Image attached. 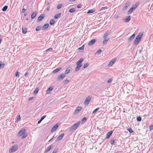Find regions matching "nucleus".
<instances>
[{
  "label": "nucleus",
  "mask_w": 153,
  "mask_h": 153,
  "mask_svg": "<svg viewBox=\"0 0 153 153\" xmlns=\"http://www.w3.org/2000/svg\"><path fill=\"white\" fill-rule=\"evenodd\" d=\"M142 36L143 34L142 33H139L136 37L134 42L133 44L136 45H137L140 42Z\"/></svg>",
  "instance_id": "f257e3e1"
},
{
  "label": "nucleus",
  "mask_w": 153,
  "mask_h": 153,
  "mask_svg": "<svg viewBox=\"0 0 153 153\" xmlns=\"http://www.w3.org/2000/svg\"><path fill=\"white\" fill-rule=\"evenodd\" d=\"M80 123V122L78 121L75 123L73 126L69 128V131H72L75 130L79 126Z\"/></svg>",
  "instance_id": "f03ea898"
},
{
  "label": "nucleus",
  "mask_w": 153,
  "mask_h": 153,
  "mask_svg": "<svg viewBox=\"0 0 153 153\" xmlns=\"http://www.w3.org/2000/svg\"><path fill=\"white\" fill-rule=\"evenodd\" d=\"M18 146L17 145H14L12 146L9 149L10 152H13L16 151L18 150Z\"/></svg>",
  "instance_id": "7ed1b4c3"
},
{
  "label": "nucleus",
  "mask_w": 153,
  "mask_h": 153,
  "mask_svg": "<svg viewBox=\"0 0 153 153\" xmlns=\"http://www.w3.org/2000/svg\"><path fill=\"white\" fill-rule=\"evenodd\" d=\"M65 74H60L57 77V79L59 80H62L65 76Z\"/></svg>",
  "instance_id": "20e7f679"
},
{
  "label": "nucleus",
  "mask_w": 153,
  "mask_h": 153,
  "mask_svg": "<svg viewBox=\"0 0 153 153\" xmlns=\"http://www.w3.org/2000/svg\"><path fill=\"white\" fill-rule=\"evenodd\" d=\"M91 99V97H90L89 96H88V97H87L86 99H85V102L84 104L85 105H88L89 103L90 100Z\"/></svg>",
  "instance_id": "39448f33"
},
{
  "label": "nucleus",
  "mask_w": 153,
  "mask_h": 153,
  "mask_svg": "<svg viewBox=\"0 0 153 153\" xmlns=\"http://www.w3.org/2000/svg\"><path fill=\"white\" fill-rule=\"evenodd\" d=\"M64 135V134H62L60 135H59L56 139V141L57 142L60 140H61L62 139Z\"/></svg>",
  "instance_id": "423d86ee"
},
{
  "label": "nucleus",
  "mask_w": 153,
  "mask_h": 153,
  "mask_svg": "<svg viewBox=\"0 0 153 153\" xmlns=\"http://www.w3.org/2000/svg\"><path fill=\"white\" fill-rule=\"evenodd\" d=\"M25 129L21 130L19 132L18 134H17L18 136L19 137L21 136L25 133Z\"/></svg>",
  "instance_id": "0eeeda50"
},
{
  "label": "nucleus",
  "mask_w": 153,
  "mask_h": 153,
  "mask_svg": "<svg viewBox=\"0 0 153 153\" xmlns=\"http://www.w3.org/2000/svg\"><path fill=\"white\" fill-rule=\"evenodd\" d=\"M116 59V58H115L112 59L109 63L108 65L110 66H112L115 62Z\"/></svg>",
  "instance_id": "6e6552de"
},
{
  "label": "nucleus",
  "mask_w": 153,
  "mask_h": 153,
  "mask_svg": "<svg viewBox=\"0 0 153 153\" xmlns=\"http://www.w3.org/2000/svg\"><path fill=\"white\" fill-rule=\"evenodd\" d=\"M84 59L82 58L80 59L78 61V62L76 63V65L77 66H82V65L81 64V63L83 61Z\"/></svg>",
  "instance_id": "1a4fd4ad"
},
{
  "label": "nucleus",
  "mask_w": 153,
  "mask_h": 153,
  "mask_svg": "<svg viewBox=\"0 0 153 153\" xmlns=\"http://www.w3.org/2000/svg\"><path fill=\"white\" fill-rule=\"evenodd\" d=\"M113 132V131H110L108 132L106 134V138L108 139L109 138L112 134Z\"/></svg>",
  "instance_id": "9d476101"
},
{
  "label": "nucleus",
  "mask_w": 153,
  "mask_h": 153,
  "mask_svg": "<svg viewBox=\"0 0 153 153\" xmlns=\"http://www.w3.org/2000/svg\"><path fill=\"white\" fill-rule=\"evenodd\" d=\"M45 17V15L44 14H42L40 15L38 18L37 19V21L38 22L41 21Z\"/></svg>",
  "instance_id": "9b49d317"
},
{
  "label": "nucleus",
  "mask_w": 153,
  "mask_h": 153,
  "mask_svg": "<svg viewBox=\"0 0 153 153\" xmlns=\"http://www.w3.org/2000/svg\"><path fill=\"white\" fill-rule=\"evenodd\" d=\"M58 126L57 124H56L54 125L51 129V132H53V131H55L57 128H58Z\"/></svg>",
  "instance_id": "f8f14e48"
},
{
  "label": "nucleus",
  "mask_w": 153,
  "mask_h": 153,
  "mask_svg": "<svg viewBox=\"0 0 153 153\" xmlns=\"http://www.w3.org/2000/svg\"><path fill=\"white\" fill-rule=\"evenodd\" d=\"M96 41V40L93 39L91 40L88 43V45L90 46L92 45Z\"/></svg>",
  "instance_id": "ddd939ff"
},
{
  "label": "nucleus",
  "mask_w": 153,
  "mask_h": 153,
  "mask_svg": "<svg viewBox=\"0 0 153 153\" xmlns=\"http://www.w3.org/2000/svg\"><path fill=\"white\" fill-rule=\"evenodd\" d=\"M49 24L48 23H47L44 25L42 27V29L43 30H46L48 27Z\"/></svg>",
  "instance_id": "4468645a"
},
{
  "label": "nucleus",
  "mask_w": 153,
  "mask_h": 153,
  "mask_svg": "<svg viewBox=\"0 0 153 153\" xmlns=\"http://www.w3.org/2000/svg\"><path fill=\"white\" fill-rule=\"evenodd\" d=\"M82 107H78L77 108L76 110L74 112V113L76 114L78 113L79 111H80L82 109Z\"/></svg>",
  "instance_id": "2eb2a0df"
},
{
  "label": "nucleus",
  "mask_w": 153,
  "mask_h": 153,
  "mask_svg": "<svg viewBox=\"0 0 153 153\" xmlns=\"http://www.w3.org/2000/svg\"><path fill=\"white\" fill-rule=\"evenodd\" d=\"M71 71V67H68L67 68L65 72V74H68L69 72H70V71Z\"/></svg>",
  "instance_id": "dca6fc26"
},
{
  "label": "nucleus",
  "mask_w": 153,
  "mask_h": 153,
  "mask_svg": "<svg viewBox=\"0 0 153 153\" xmlns=\"http://www.w3.org/2000/svg\"><path fill=\"white\" fill-rule=\"evenodd\" d=\"M103 37L104 38V40L103 41V43L104 44H105L106 43L107 41H108L109 38L107 37Z\"/></svg>",
  "instance_id": "f3484780"
},
{
  "label": "nucleus",
  "mask_w": 153,
  "mask_h": 153,
  "mask_svg": "<svg viewBox=\"0 0 153 153\" xmlns=\"http://www.w3.org/2000/svg\"><path fill=\"white\" fill-rule=\"evenodd\" d=\"M61 69V68H57L56 69L54 70H53V71L52 73L54 74H55V73H57V72H58Z\"/></svg>",
  "instance_id": "a211bd4d"
},
{
  "label": "nucleus",
  "mask_w": 153,
  "mask_h": 153,
  "mask_svg": "<svg viewBox=\"0 0 153 153\" xmlns=\"http://www.w3.org/2000/svg\"><path fill=\"white\" fill-rule=\"evenodd\" d=\"M36 15V12H33L31 15V18L33 19L34 18Z\"/></svg>",
  "instance_id": "6ab92c4d"
},
{
  "label": "nucleus",
  "mask_w": 153,
  "mask_h": 153,
  "mask_svg": "<svg viewBox=\"0 0 153 153\" xmlns=\"http://www.w3.org/2000/svg\"><path fill=\"white\" fill-rule=\"evenodd\" d=\"M135 36V35L134 34H133L131 36H130L129 39H128L129 41H131L134 38Z\"/></svg>",
  "instance_id": "aec40b11"
},
{
  "label": "nucleus",
  "mask_w": 153,
  "mask_h": 153,
  "mask_svg": "<svg viewBox=\"0 0 153 153\" xmlns=\"http://www.w3.org/2000/svg\"><path fill=\"white\" fill-rule=\"evenodd\" d=\"M53 86L50 87L47 90V92L48 93H50L53 89Z\"/></svg>",
  "instance_id": "412c9836"
},
{
  "label": "nucleus",
  "mask_w": 153,
  "mask_h": 153,
  "mask_svg": "<svg viewBox=\"0 0 153 153\" xmlns=\"http://www.w3.org/2000/svg\"><path fill=\"white\" fill-rule=\"evenodd\" d=\"M95 11V10L94 9H92L91 10H89L88 12H87V13H92L94 12Z\"/></svg>",
  "instance_id": "4be33fe9"
},
{
  "label": "nucleus",
  "mask_w": 153,
  "mask_h": 153,
  "mask_svg": "<svg viewBox=\"0 0 153 153\" xmlns=\"http://www.w3.org/2000/svg\"><path fill=\"white\" fill-rule=\"evenodd\" d=\"M130 5L129 2L127 3L125 5V6L123 7V9L124 10L126 9L127 7H128Z\"/></svg>",
  "instance_id": "5701e85b"
},
{
  "label": "nucleus",
  "mask_w": 153,
  "mask_h": 153,
  "mask_svg": "<svg viewBox=\"0 0 153 153\" xmlns=\"http://www.w3.org/2000/svg\"><path fill=\"white\" fill-rule=\"evenodd\" d=\"M22 32L23 34H25L27 32V28H22Z\"/></svg>",
  "instance_id": "b1692460"
},
{
  "label": "nucleus",
  "mask_w": 153,
  "mask_h": 153,
  "mask_svg": "<svg viewBox=\"0 0 153 153\" xmlns=\"http://www.w3.org/2000/svg\"><path fill=\"white\" fill-rule=\"evenodd\" d=\"M139 5V4L138 3H136L134 5H133L131 7L133 8V9L134 10L137 7V6Z\"/></svg>",
  "instance_id": "393cba45"
},
{
  "label": "nucleus",
  "mask_w": 153,
  "mask_h": 153,
  "mask_svg": "<svg viewBox=\"0 0 153 153\" xmlns=\"http://www.w3.org/2000/svg\"><path fill=\"white\" fill-rule=\"evenodd\" d=\"M52 146H50L47 147L46 149L45 152H48L51 149Z\"/></svg>",
  "instance_id": "a878e982"
},
{
  "label": "nucleus",
  "mask_w": 153,
  "mask_h": 153,
  "mask_svg": "<svg viewBox=\"0 0 153 153\" xmlns=\"http://www.w3.org/2000/svg\"><path fill=\"white\" fill-rule=\"evenodd\" d=\"M134 10L133 9V8L131 7L130 9L129 10L128 13V14H131L132 13Z\"/></svg>",
  "instance_id": "bb28decb"
},
{
  "label": "nucleus",
  "mask_w": 153,
  "mask_h": 153,
  "mask_svg": "<svg viewBox=\"0 0 153 153\" xmlns=\"http://www.w3.org/2000/svg\"><path fill=\"white\" fill-rule=\"evenodd\" d=\"M130 16H129L125 20V22H128L130 20Z\"/></svg>",
  "instance_id": "cd10ccee"
},
{
  "label": "nucleus",
  "mask_w": 153,
  "mask_h": 153,
  "mask_svg": "<svg viewBox=\"0 0 153 153\" xmlns=\"http://www.w3.org/2000/svg\"><path fill=\"white\" fill-rule=\"evenodd\" d=\"M138 48V51H139V53H140L143 50L142 47L140 46H139Z\"/></svg>",
  "instance_id": "c85d7f7f"
},
{
  "label": "nucleus",
  "mask_w": 153,
  "mask_h": 153,
  "mask_svg": "<svg viewBox=\"0 0 153 153\" xmlns=\"http://www.w3.org/2000/svg\"><path fill=\"white\" fill-rule=\"evenodd\" d=\"M82 66H81L79 65V66H77H77L76 67V68H75V71H78L80 69V68Z\"/></svg>",
  "instance_id": "c756f323"
},
{
  "label": "nucleus",
  "mask_w": 153,
  "mask_h": 153,
  "mask_svg": "<svg viewBox=\"0 0 153 153\" xmlns=\"http://www.w3.org/2000/svg\"><path fill=\"white\" fill-rule=\"evenodd\" d=\"M55 22V21L53 19H51L50 22V23L51 25H53Z\"/></svg>",
  "instance_id": "7c9ffc66"
},
{
  "label": "nucleus",
  "mask_w": 153,
  "mask_h": 153,
  "mask_svg": "<svg viewBox=\"0 0 153 153\" xmlns=\"http://www.w3.org/2000/svg\"><path fill=\"white\" fill-rule=\"evenodd\" d=\"M61 13H58L54 17L55 19H57L60 16Z\"/></svg>",
  "instance_id": "2f4dec72"
},
{
  "label": "nucleus",
  "mask_w": 153,
  "mask_h": 153,
  "mask_svg": "<svg viewBox=\"0 0 153 153\" xmlns=\"http://www.w3.org/2000/svg\"><path fill=\"white\" fill-rule=\"evenodd\" d=\"M7 8L8 6H7L5 5L2 8V10L4 11H5L7 9Z\"/></svg>",
  "instance_id": "473e14b6"
},
{
  "label": "nucleus",
  "mask_w": 153,
  "mask_h": 153,
  "mask_svg": "<svg viewBox=\"0 0 153 153\" xmlns=\"http://www.w3.org/2000/svg\"><path fill=\"white\" fill-rule=\"evenodd\" d=\"M75 10V9L74 8H72L70 9L69 12L70 13H73Z\"/></svg>",
  "instance_id": "72a5a7b5"
},
{
  "label": "nucleus",
  "mask_w": 153,
  "mask_h": 153,
  "mask_svg": "<svg viewBox=\"0 0 153 153\" xmlns=\"http://www.w3.org/2000/svg\"><path fill=\"white\" fill-rule=\"evenodd\" d=\"M107 7H102L100 9V10L101 11H102L107 9Z\"/></svg>",
  "instance_id": "f704fd0d"
},
{
  "label": "nucleus",
  "mask_w": 153,
  "mask_h": 153,
  "mask_svg": "<svg viewBox=\"0 0 153 153\" xmlns=\"http://www.w3.org/2000/svg\"><path fill=\"white\" fill-rule=\"evenodd\" d=\"M127 129L130 133L133 132V131L132 130V128H127Z\"/></svg>",
  "instance_id": "c9c22d12"
},
{
  "label": "nucleus",
  "mask_w": 153,
  "mask_h": 153,
  "mask_svg": "<svg viewBox=\"0 0 153 153\" xmlns=\"http://www.w3.org/2000/svg\"><path fill=\"white\" fill-rule=\"evenodd\" d=\"M100 109V108L98 107L96 109H95L92 112V114H94L97 111L99 110Z\"/></svg>",
  "instance_id": "e433bc0d"
},
{
  "label": "nucleus",
  "mask_w": 153,
  "mask_h": 153,
  "mask_svg": "<svg viewBox=\"0 0 153 153\" xmlns=\"http://www.w3.org/2000/svg\"><path fill=\"white\" fill-rule=\"evenodd\" d=\"M41 26H38L36 27V30L37 31H39L41 29Z\"/></svg>",
  "instance_id": "4c0bfd02"
},
{
  "label": "nucleus",
  "mask_w": 153,
  "mask_h": 153,
  "mask_svg": "<svg viewBox=\"0 0 153 153\" xmlns=\"http://www.w3.org/2000/svg\"><path fill=\"white\" fill-rule=\"evenodd\" d=\"M102 50L101 49H100L96 53V54L97 55H99L100 54V53L102 52Z\"/></svg>",
  "instance_id": "58836bf2"
},
{
  "label": "nucleus",
  "mask_w": 153,
  "mask_h": 153,
  "mask_svg": "<svg viewBox=\"0 0 153 153\" xmlns=\"http://www.w3.org/2000/svg\"><path fill=\"white\" fill-rule=\"evenodd\" d=\"M62 4H58L56 8L57 9H59L62 7Z\"/></svg>",
  "instance_id": "ea45409f"
},
{
  "label": "nucleus",
  "mask_w": 153,
  "mask_h": 153,
  "mask_svg": "<svg viewBox=\"0 0 153 153\" xmlns=\"http://www.w3.org/2000/svg\"><path fill=\"white\" fill-rule=\"evenodd\" d=\"M38 91L39 89L38 88H36L34 91V94H37L38 93Z\"/></svg>",
  "instance_id": "a19ab883"
},
{
  "label": "nucleus",
  "mask_w": 153,
  "mask_h": 153,
  "mask_svg": "<svg viewBox=\"0 0 153 153\" xmlns=\"http://www.w3.org/2000/svg\"><path fill=\"white\" fill-rule=\"evenodd\" d=\"M110 32H106L105 33L103 36V37H107V36L109 34Z\"/></svg>",
  "instance_id": "79ce46f5"
},
{
  "label": "nucleus",
  "mask_w": 153,
  "mask_h": 153,
  "mask_svg": "<svg viewBox=\"0 0 153 153\" xmlns=\"http://www.w3.org/2000/svg\"><path fill=\"white\" fill-rule=\"evenodd\" d=\"M89 65V64L88 63L85 64L83 66L84 68H85L87 67Z\"/></svg>",
  "instance_id": "37998d69"
},
{
  "label": "nucleus",
  "mask_w": 153,
  "mask_h": 153,
  "mask_svg": "<svg viewBox=\"0 0 153 153\" xmlns=\"http://www.w3.org/2000/svg\"><path fill=\"white\" fill-rule=\"evenodd\" d=\"M87 118L86 117H84L82 118V123L84 122L86 120Z\"/></svg>",
  "instance_id": "c03bdc74"
},
{
  "label": "nucleus",
  "mask_w": 153,
  "mask_h": 153,
  "mask_svg": "<svg viewBox=\"0 0 153 153\" xmlns=\"http://www.w3.org/2000/svg\"><path fill=\"white\" fill-rule=\"evenodd\" d=\"M142 118L141 117H138L137 118V120L138 121H140L141 120Z\"/></svg>",
  "instance_id": "a18cd8bd"
},
{
  "label": "nucleus",
  "mask_w": 153,
  "mask_h": 153,
  "mask_svg": "<svg viewBox=\"0 0 153 153\" xmlns=\"http://www.w3.org/2000/svg\"><path fill=\"white\" fill-rule=\"evenodd\" d=\"M27 136V134H24L22 137V139H24Z\"/></svg>",
  "instance_id": "49530a36"
},
{
  "label": "nucleus",
  "mask_w": 153,
  "mask_h": 153,
  "mask_svg": "<svg viewBox=\"0 0 153 153\" xmlns=\"http://www.w3.org/2000/svg\"><path fill=\"white\" fill-rule=\"evenodd\" d=\"M21 118L20 115H18V117L17 118L16 121H19Z\"/></svg>",
  "instance_id": "de8ad7c7"
},
{
  "label": "nucleus",
  "mask_w": 153,
  "mask_h": 153,
  "mask_svg": "<svg viewBox=\"0 0 153 153\" xmlns=\"http://www.w3.org/2000/svg\"><path fill=\"white\" fill-rule=\"evenodd\" d=\"M64 83L65 84L68 83L69 82V80L68 79H66L64 81Z\"/></svg>",
  "instance_id": "09e8293b"
},
{
  "label": "nucleus",
  "mask_w": 153,
  "mask_h": 153,
  "mask_svg": "<svg viewBox=\"0 0 153 153\" xmlns=\"http://www.w3.org/2000/svg\"><path fill=\"white\" fill-rule=\"evenodd\" d=\"M115 140H111V145H113V144L114 143Z\"/></svg>",
  "instance_id": "8fccbe9b"
},
{
  "label": "nucleus",
  "mask_w": 153,
  "mask_h": 153,
  "mask_svg": "<svg viewBox=\"0 0 153 153\" xmlns=\"http://www.w3.org/2000/svg\"><path fill=\"white\" fill-rule=\"evenodd\" d=\"M19 72H17L15 73V76L16 77L17 76H19Z\"/></svg>",
  "instance_id": "3c124183"
},
{
  "label": "nucleus",
  "mask_w": 153,
  "mask_h": 153,
  "mask_svg": "<svg viewBox=\"0 0 153 153\" xmlns=\"http://www.w3.org/2000/svg\"><path fill=\"white\" fill-rule=\"evenodd\" d=\"M4 65H5V64H0V68H4Z\"/></svg>",
  "instance_id": "603ef678"
},
{
  "label": "nucleus",
  "mask_w": 153,
  "mask_h": 153,
  "mask_svg": "<svg viewBox=\"0 0 153 153\" xmlns=\"http://www.w3.org/2000/svg\"><path fill=\"white\" fill-rule=\"evenodd\" d=\"M84 45H83L81 47L79 48V49L80 50H83L84 49Z\"/></svg>",
  "instance_id": "864d4df0"
},
{
  "label": "nucleus",
  "mask_w": 153,
  "mask_h": 153,
  "mask_svg": "<svg viewBox=\"0 0 153 153\" xmlns=\"http://www.w3.org/2000/svg\"><path fill=\"white\" fill-rule=\"evenodd\" d=\"M46 117V115H44L41 118V120H42Z\"/></svg>",
  "instance_id": "5fc2aeb1"
},
{
  "label": "nucleus",
  "mask_w": 153,
  "mask_h": 153,
  "mask_svg": "<svg viewBox=\"0 0 153 153\" xmlns=\"http://www.w3.org/2000/svg\"><path fill=\"white\" fill-rule=\"evenodd\" d=\"M29 75V74L27 72H26L25 74V76H27L28 75Z\"/></svg>",
  "instance_id": "6e6d98bb"
},
{
  "label": "nucleus",
  "mask_w": 153,
  "mask_h": 153,
  "mask_svg": "<svg viewBox=\"0 0 153 153\" xmlns=\"http://www.w3.org/2000/svg\"><path fill=\"white\" fill-rule=\"evenodd\" d=\"M82 7V6L81 4H79L77 5V7L78 8H80Z\"/></svg>",
  "instance_id": "4d7b16f0"
},
{
  "label": "nucleus",
  "mask_w": 153,
  "mask_h": 153,
  "mask_svg": "<svg viewBox=\"0 0 153 153\" xmlns=\"http://www.w3.org/2000/svg\"><path fill=\"white\" fill-rule=\"evenodd\" d=\"M25 10H26L24 8H23L22 9V13H24L25 12Z\"/></svg>",
  "instance_id": "13d9d810"
},
{
  "label": "nucleus",
  "mask_w": 153,
  "mask_h": 153,
  "mask_svg": "<svg viewBox=\"0 0 153 153\" xmlns=\"http://www.w3.org/2000/svg\"><path fill=\"white\" fill-rule=\"evenodd\" d=\"M33 99V97H30L29 98L28 100H32Z\"/></svg>",
  "instance_id": "bf43d9fd"
},
{
  "label": "nucleus",
  "mask_w": 153,
  "mask_h": 153,
  "mask_svg": "<svg viewBox=\"0 0 153 153\" xmlns=\"http://www.w3.org/2000/svg\"><path fill=\"white\" fill-rule=\"evenodd\" d=\"M149 128L151 130H152V129L153 130V125L150 126Z\"/></svg>",
  "instance_id": "052dcab7"
},
{
  "label": "nucleus",
  "mask_w": 153,
  "mask_h": 153,
  "mask_svg": "<svg viewBox=\"0 0 153 153\" xmlns=\"http://www.w3.org/2000/svg\"><path fill=\"white\" fill-rule=\"evenodd\" d=\"M52 49V48H48V49H47L46 51H50Z\"/></svg>",
  "instance_id": "680f3d73"
},
{
  "label": "nucleus",
  "mask_w": 153,
  "mask_h": 153,
  "mask_svg": "<svg viewBox=\"0 0 153 153\" xmlns=\"http://www.w3.org/2000/svg\"><path fill=\"white\" fill-rule=\"evenodd\" d=\"M112 80L111 79H109V80H108L107 81V82L108 83H110V82H111V81Z\"/></svg>",
  "instance_id": "e2e57ef3"
},
{
  "label": "nucleus",
  "mask_w": 153,
  "mask_h": 153,
  "mask_svg": "<svg viewBox=\"0 0 153 153\" xmlns=\"http://www.w3.org/2000/svg\"><path fill=\"white\" fill-rule=\"evenodd\" d=\"M57 152V150H53V152H52V153H56Z\"/></svg>",
  "instance_id": "0e129e2a"
},
{
  "label": "nucleus",
  "mask_w": 153,
  "mask_h": 153,
  "mask_svg": "<svg viewBox=\"0 0 153 153\" xmlns=\"http://www.w3.org/2000/svg\"><path fill=\"white\" fill-rule=\"evenodd\" d=\"M42 120H41V119H40L38 122V123L39 124L42 121Z\"/></svg>",
  "instance_id": "69168bd1"
},
{
  "label": "nucleus",
  "mask_w": 153,
  "mask_h": 153,
  "mask_svg": "<svg viewBox=\"0 0 153 153\" xmlns=\"http://www.w3.org/2000/svg\"><path fill=\"white\" fill-rule=\"evenodd\" d=\"M76 0H70V1L71 2H73L75 1Z\"/></svg>",
  "instance_id": "338daca9"
},
{
  "label": "nucleus",
  "mask_w": 153,
  "mask_h": 153,
  "mask_svg": "<svg viewBox=\"0 0 153 153\" xmlns=\"http://www.w3.org/2000/svg\"><path fill=\"white\" fill-rule=\"evenodd\" d=\"M51 139H50L49 140V142L50 141H51L53 138V137Z\"/></svg>",
  "instance_id": "774afa93"
}]
</instances>
